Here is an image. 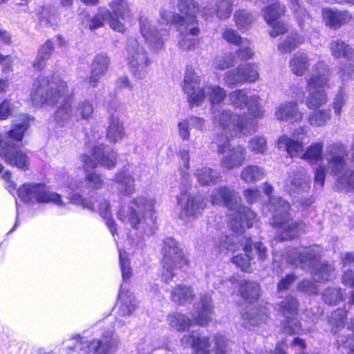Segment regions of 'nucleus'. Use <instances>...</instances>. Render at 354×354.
I'll use <instances>...</instances> for the list:
<instances>
[{
  "instance_id": "1",
  "label": "nucleus",
  "mask_w": 354,
  "mask_h": 354,
  "mask_svg": "<svg viewBox=\"0 0 354 354\" xmlns=\"http://www.w3.org/2000/svg\"><path fill=\"white\" fill-rule=\"evenodd\" d=\"M30 100L36 107L55 105L54 120L59 126L64 125L72 116L88 119L93 113V105L87 100L72 106L73 97L68 94L66 82L56 74L50 76L44 73L38 76L32 86Z\"/></svg>"
},
{
  "instance_id": "2",
  "label": "nucleus",
  "mask_w": 354,
  "mask_h": 354,
  "mask_svg": "<svg viewBox=\"0 0 354 354\" xmlns=\"http://www.w3.org/2000/svg\"><path fill=\"white\" fill-rule=\"evenodd\" d=\"M214 124L221 132L215 138L217 153L222 154L221 165L232 170L240 167L246 159V149L242 145L232 147L231 139L234 136H248L254 132V120L245 115H231L229 111L220 110L214 112Z\"/></svg>"
},
{
  "instance_id": "3",
  "label": "nucleus",
  "mask_w": 354,
  "mask_h": 354,
  "mask_svg": "<svg viewBox=\"0 0 354 354\" xmlns=\"http://www.w3.org/2000/svg\"><path fill=\"white\" fill-rule=\"evenodd\" d=\"M154 204L153 198L138 196L133 198L127 206L120 207L118 218L136 231L135 235L138 239H143L145 236H149L154 232Z\"/></svg>"
},
{
  "instance_id": "4",
  "label": "nucleus",
  "mask_w": 354,
  "mask_h": 354,
  "mask_svg": "<svg viewBox=\"0 0 354 354\" xmlns=\"http://www.w3.org/2000/svg\"><path fill=\"white\" fill-rule=\"evenodd\" d=\"M209 198L213 205L228 209V225L232 232L239 234L244 228L252 226L256 215L250 209L240 204L241 198L234 189L226 185L219 186L212 190Z\"/></svg>"
},
{
  "instance_id": "5",
  "label": "nucleus",
  "mask_w": 354,
  "mask_h": 354,
  "mask_svg": "<svg viewBox=\"0 0 354 354\" xmlns=\"http://www.w3.org/2000/svg\"><path fill=\"white\" fill-rule=\"evenodd\" d=\"M239 234L233 232L236 235L230 237L228 235L221 234L214 238V251L218 254H226L228 252H234L243 247L245 254H240L234 256L232 258V262L239 268L242 271L250 272L252 262L254 260L252 257V250H254L258 254L261 259H264L266 254V248L261 242L252 243L250 238L246 236L241 237L244 232Z\"/></svg>"
},
{
  "instance_id": "6",
  "label": "nucleus",
  "mask_w": 354,
  "mask_h": 354,
  "mask_svg": "<svg viewBox=\"0 0 354 354\" xmlns=\"http://www.w3.org/2000/svg\"><path fill=\"white\" fill-rule=\"evenodd\" d=\"M103 185L104 180L100 174L94 171L88 172L86 174L84 181L71 183L69 187L71 192L67 194V198L70 201V203L73 205H79L83 209H87L99 213L105 220L110 232L114 236L116 232V227L111 217V212L109 203L104 199H101L95 204L89 199L83 198L78 192H84L85 189H98L102 188Z\"/></svg>"
},
{
  "instance_id": "7",
  "label": "nucleus",
  "mask_w": 354,
  "mask_h": 354,
  "mask_svg": "<svg viewBox=\"0 0 354 354\" xmlns=\"http://www.w3.org/2000/svg\"><path fill=\"white\" fill-rule=\"evenodd\" d=\"M263 192L269 197L268 208L272 214V225L279 230L277 238L282 241L294 239L304 232L302 222L290 218V205L281 197L270 196L273 187L268 183L263 184Z\"/></svg>"
},
{
  "instance_id": "8",
  "label": "nucleus",
  "mask_w": 354,
  "mask_h": 354,
  "mask_svg": "<svg viewBox=\"0 0 354 354\" xmlns=\"http://www.w3.org/2000/svg\"><path fill=\"white\" fill-rule=\"evenodd\" d=\"M319 252L317 246H300L288 252L286 261L297 267L313 269V279L316 281H327L332 277L335 270L331 266L319 262Z\"/></svg>"
},
{
  "instance_id": "9",
  "label": "nucleus",
  "mask_w": 354,
  "mask_h": 354,
  "mask_svg": "<svg viewBox=\"0 0 354 354\" xmlns=\"http://www.w3.org/2000/svg\"><path fill=\"white\" fill-rule=\"evenodd\" d=\"M199 84L198 75L194 71L187 69L183 88L192 106L201 104L205 98H208L212 104H218L226 97L225 91L219 86L209 84L200 88Z\"/></svg>"
},
{
  "instance_id": "10",
  "label": "nucleus",
  "mask_w": 354,
  "mask_h": 354,
  "mask_svg": "<svg viewBox=\"0 0 354 354\" xmlns=\"http://www.w3.org/2000/svg\"><path fill=\"white\" fill-rule=\"evenodd\" d=\"M328 75L327 66L319 62L313 66L310 75L306 77L309 93L306 100V105L308 109H317L327 102L326 93L321 88L328 85Z\"/></svg>"
},
{
  "instance_id": "11",
  "label": "nucleus",
  "mask_w": 354,
  "mask_h": 354,
  "mask_svg": "<svg viewBox=\"0 0 354 354\" xmlns=\"http://www.w3.org/2000/svg\"><path fill=\"white\" fill-rule=\"evenodd\" d=\"M101 136L102 133H100L98 131L86 133L87 141L91 144L89 147L93 150L90 153H84L81 157L84 170L94 169L98 165L108 169H111L116 165L118 155L115 151L103 145L94 144L98 141Z\"/></svg>"
},
{
  "instance_id": "12",
  "label": "nucleus",
  "mask_w": 354,
  "mask_h": 354,
  "mask_svg": "<svg viewBox=\"0 0 354 354\" xmlns=\"http://www.w3.org/2000/svg\"><path fill=\"white\" fill-rule=\"evenodd\" d=\"M228 100L230 104H231L236 109L242 110L246 107L248 113L247 114L245 113L243 115H238L236 113L234 114L230 110L225 109L223 108L214 109L212 111V122H214V112L223 110L225 111H229L231 115L233 116L236 115L238 117H243V115H245L249 118L253 119L256 128L257 125L256 120L262 118L264 116L265 112L263 106L260 104L259 96L257 95H248L245 90L236 89L228 95Z\"/></svg>"
},
{
  "instance_id": "13",
  "label": "nucleus",
  "mask_w": 354,
  "mask_h": 354,
  "mask_svg": "<svg viewBox=\"0 0 354 354\" xmlns=\"http://www.w3.org/2000/svg\"><path fill=\"white\" fill-rule=\"evenodd\" d=\"M113 326L104 328L101 339L88 340L80 335L72 338L75 347L80 354L93 351L94 354H113L117 349L118 339L113 337Z\"/></svg>"
},
{
  "instance_id": "14",
  "label": "nucleus",
  "mask_w": 354,
  "mask_h": 354,
  "mask_svg": "<svg viewBox=\"0 0 354 354\" xmlns=\"http://www.w3.org/2000/svg\"><path fill=\"white\" fill-rule=\"evenodd\" d=\"M180 194L178 196V205L180 207V217L188 221L198 216L206 205L203 198L201 195H191L188 189L192 183L188 174H183L180 179Z\"/></svg>"
},
{
  "instance_id": "15",
  "label": "nucleus",
  "mask_w": 354,
  "mask_h": 354,
  "mask_svg": "<svg viewBox=\"0 0 354 354\" xmlns=\"http://www.w3.org/2000/svg\"><path fill=\"white\" fill-rule=\"evenodd\" d=\"M126 52L129 71L136 79H144L148 74L151 64L148 53L135 38L129 39Z\"/></svg>"
},
{
  "instance_id": "16",
  "label": "nucleus",
  "mask_w": 354,
  "mask_h": 354,
  "mask_svg": "<svg viewBox=\"0 0 354 354\" xmlns=\"http://www.w3.org/2000/svg\"><path fill=\"white\" fill-rule=\"evenodd\" d=\"M163 271L162 280L169 283L175 275L176 268H182L188 265V259L178 243L172 238L164 240L162 248Z\"/></svg>"
},
{
  "instance_id": "17",
  "label": "nucleus",
  "mask_w": 354,
  "mask_h": 354,
  "mask_svg": "<svg viewBox=\"0 0 354 354\" xmlns=\"http://www.w3.org/2000/svg\"><path fill=\"white\" fill-rule=\"evenodd\" d=\"M180 342L184 347L192 348L195 354H209L212 348L215 354H226L227 351L228 341L221 335L214 337L213 346L207 337H201L197 332L184 335Z\"/></svg>"
},
{
  "instance_id": "18",
  "label": "nucleus",
  "mask_w": 354,
  "mask_h": 354,
  "mask_svg": "<svg viewBox=\"0 0 354 354\" xmlns=\"http://www.w3.org/2000/svg\"><path fill=\"white\" fill-rule=\"evenodd\" d=\"M17 194L26 202L53 203L59 207L66 205L60 194L50 191L44 184H25L17 190Z\"/></svg>"
},
{
  "instance_id": "19",
  "label": "nucleus",
  "mask_w": 354,
  "mask_h": 354,
  "mask_svg": "<svg viewBox=\"0 0 354 354\" xmlns=\"http://www.w3.org/2000/svg\"><path fill=\"white\" fill-rule=\"evenodd\" d=\"M189 17L190 15L180 16L178 14L174 15L171 11L165 8L160 10L159 24L165 27H167L171 24L176 25L182 35V38L178 41V46L184 50L194 49L198 44L196 39L187 37L188 27L195 24L197 21L196 19L194 22L190 23L189 21Z\"/></svg>"
},
{
  "instance_id": "20",
  "label": "nucleus",
  "mask_w": 354,
  "mask_h": 354,
  "mask_svg": "<svg viewBox=\"0 0 354 354\" xmlns=\"http://www.w3.org/2000/svg\"><path fill=\"white\" fill-rule=\"evenodd\" d=\"M140 32L148 46L154 51L161 50L165 41L168 38V30L162 28L158 30L151 25V21L147 17H141L140 19Z\"/></svg>"
},
{
  "instance_id": "21",
  "label": "nucleus",
  "mask_w": 354,
  "mask_h": 354,
  "mask_svg": "<svg viewBox=\"0 0 354 354\" xmlns=\"http://www.w3.org/2000/svg\"><path fill=\"white\" fill-rule=\"evenodd\" d=\"M279 310L286 318L283 333L290 335L298 334L302 331L300 324L295 317L297 315L298 302L292 296H288L279 304Z\"/></svg>"
},
{
  "instance_id": "22",
  "label": "nucleus",
  "mask_w": 354,
  "mask_h": 354,
  "mask_svg": "<svg viewBox=\"0 0 354 354\" xmlns=\"http://www.w3.org/2000/svg\"><path fill=\"white\" fill-rule=\"evenodd\" d=\"M258 67L254 64H247L236 69L227 71L223 78L225 84L230 87L245 82H253L258 80Z\"/></svg>"
},
{
  "instance_id": "23",
  "label": "nucleus",
  "mask_w": 354,
  "mask_h": 354,
  "mask_svg": "<svg viewBox=\"0 0 354 354\" xmlns=\"http://www.w3.org/2000/svg\"><path fill=\"white\" fill-rule=\"evenodd\" d=\"M307 130L304 127H299L294 130L292 136L297 140H294L286 135L280 136L277 141L278 148L287 152L291 157H299L301 152L303 151L304 143L301 141V136H305Z\"/></svg>"
},
{
  "instance_id": "24",
  "label": "nucleus",
  "mask_w": 354,
  "mask_h": 354,
  "mask_svg": "<svg viewBox=\"0 0 354 354\" xmlns=\"http://www.w3.org/2000/svg\"><path fill=\"white\" fill-rule=\"evenodd\" d=\"M213 315V305L210 296L205 295L201 299L193 313V322L199 326H205L211 321Z\"/></svg>"
},
{
  "instance_id": "25",
  "label": "nucleus",
  "mask_w": 354,
  "mask_h": 354,
  "mask_svg": "<svg viewBox=\"0 0 354 354\" xmlns=\"http://www.w3.org/2000/svg\"><path fill=\"white\" fill-rule=\"evenodd\" d=\"M275 117L278 120L298 123L302 120L304 113L299 111L297 102H286L277 108Z\"/></svg>"
},
{
  "instance_id": "26",
  "label": "nucleus",
  "mask_w": 354,
  "mask_h": 354,
  "mask_svg": "<svg viewBox=\"0 0 354 354\" xmlns=\"http://www.w3.org/2000/svg\"><path fill=\"white\" fill-rule=\"evenodd\" d=\"M110 62V59L106 54H98L94 57L88 78V83L91 86L95 87L97 85L100 79L107 72Z\"/></svg>"
},
{
  "instance_id": "27",
  "label": "nucleus",
  "mask_w": 354,
  "mask_h": 354,
  "mask_svg": "<svg viewBox=\"0 0 354 354\" xmlns=\"http://www.w3.org/2000/svg\"><path fill=\"white\" fill-rule=\"evenodd\" d=\"M118 304L119 314L123 317L132 315L139 308V301L129 290H125L123 285L121 286L118 295Z\"/></svg>"
},
{
  "instance_id": "28",
  "label": "nucleus",
  "mask_w": 354,
  "mask_h": 354,
  "mask_svg": "<svg viewBox=\"0 0 354 354\" xmlns=\"http://www.w3.org/2000/svg\"><path fill=\"white\" fill-rule=\"evenodd\" d=\"M289 183L286 190L290 194L308 192L310 189V177L306 171L302 170L291 176Z\"/></svg>"
},
{
  "instance_id": "29",
  "label": "nucleus",
  "mask_w": 354,
  "mask_h": 354,
  "mask_svg": "<svg viewBox=\"0 0 354 354\" xmlns=\"http://www.w3.org/2000/svg\"><path fill=\"white\" fill-rule=\"evenodd\" d=\"M322 16L326 26L333 28L340 27L351 19V15L348 11L331 8L323 9Z\"/></svg>"
},
{
  "instance_id": "30",
  "label": "nucleus",
  "mask_w": 354,
  "mask_h": 354,
  "mask_svg": "<svg viewBox=\"0 0 354 354\" xmlns=\"http://www.w3.org/2000/svg\"><path fill=\"white\" fill-rule=\"evenodd\" d=\"M114 181L118 185V190L122 196H129L136 192L135 180L128 168L124 167L117 173Z\"/></svg>"
},
{
  "instance_id": "31",
  "label": "nucleus",
  "mask_w": 354,
  "mask_h": 354,
  "mask_svg": "<svg viewBox=\"0 0 354 354\" xmlns=\"http://www.w3.org/2000/svg\"><path fill=\"white\" fill-rule=\"evenodd\" d=\"M268 317V312L266 308H252L242 315L243 325L250 328V326L264 322Z\"/></svg>"
},
{
  "instance_id": "32",
  "label": "nucleus",
  "mask_w": 354,
  "mask_h": 354,
  "mask_svg": "<svg viewBox=\"0 0 354 354\" xmlns=\"http://www.w3.org/2000/svg\"><path fill=\"white\" fill-rule=\"evenodd\" d=\"M266 176L263 168L250 165L245 167L241 172V179L245 183H253L262 180Z\"/></svg>"
},
{
  "instance_id": "33",
  "label": "nucleus",
  "mask_w": 354,
  "mask_h": 354,
  "mask_svg": "<svg viewBox=\"0 0 354 354\" xmlns=\"http://www.w3.org/2000/svg\"><path fill=\"white\" fill-rule=\"evenodd\" d=\"M195 176L198 183L203 185H214L221 178L218 171L207 167L198 169L195 172Z\"/></svg>"
},
{
  "instance_id": "34",
  "label": "nucleus",
  "mask_w": 354,
  "mask_h": 354,
  "mask_svg": "<svg viewBox=\"0 0 354 354\" xmlns=\"http://www.w3.org/2000/svg\"><path fill=\"white\" fill-rule=\"evenodd\" d=\"M324 143L317 142L309 145L304 153H299V156L310 164H315L323 158Z\"/></svg>"
},
{
  "instance_id": "35",
  "label": "nucleus",
  "mask_w": 354,
  "mask_h": 354,
  "mask_svg": "<svg viewBox=\"0 0 354 354\" xmlns=\"http://www.w3.org/2000/svg\"><path fill=\"white\" fill-rule=\"evenodd\" d=\"M331 55L336 59L344 58L349 59L353 56V48L343 41L333 40L330 43Z\"/></svg>"
},
{
  "instance_id": "36",
  "label": "nucleus",
  "mask_w": 354,
  "mask_h": 354,
  "mask_svg": "<svg viewBox=\"0 0 354 354\" xmlns=\"http://www.w3.org/2000/svg\"><path fill=\"white\" fill-rule=\"evenodd\" d=\"M125 132L122 123L118 118L112 117L107 129L106 138L111 142H118L123 139Z\"/></svg>"
},
{
  "instance_id": "37",
  "label": "nucleus",
  "mask_w": 354,
  "mask_h": 354,
  "mask_svg": "<svg viewBox=\"0 0 354 354\" xmlns=\"http://www.w3.org/2000/svg\"><path fill=\"white\" fill-rule=\"evenodd\" d=\"M289 66L295 75H302L310 66L308 58L304 53H295L290 60Z\"/></svg>"
},
{
  "instance_id": "38",
  "label": "nucleus",
  "mask_w": 354,
  "mask_h": 354,
  "mask_svg": "<svg viewBox=\"0 0 354 354\" xmlns=\"http://www.w3.org/2000/svg\"><path fill=\"white\" fill-rule=\"evenodd\" d=\"M53 50V43L50 40H48L39 49L36 60L33 64V67L37 70L44 68L46 65V62L50 58Z\"/></svg>"
},
{
  "instance_id": "39",
  "label": "nucleus",
  "mask_w": 354,
  "mask_h": 354,
  "mask_svg": "<svg viewBox=\"0 0 354 354\" xmlns=\"http://www.w3.org/2000/svg\"><path fill=\"white\" fill-rule=\"evenodd\" d=\"M169 325L178 331H184L192 324V321L181 313H172L168 315Z\"/></svg>"
},
{
  "instance_id": "40",
  "label": "nucleus",
  "mask_w": 354,
  "mask_h": 354,
  "mask_svg": "<svg viewBox=\"0 0 354 354\" xmlns=\"http://www.w3.org/2000/svg\"><path fill=\"white\" fill-rule=\"evenodd\" d=\"M263 17L268 25H271L278 18L284 15L285 7L278 2L268 6L263 10Z\"/></svg>"
},
{
  "instance_id": "41",
  "label": "nucleus",
  "mask_w": 354,
  "mask_h": 354,
  "mask_svg": "<svg viewBox=\"0 0 354 354\" xmlns=\"http://www.w3.org/2000/svg\"><path fill=\"white\" fill-rule=\"evenodd\" d=\"M194 295L191 288L180 285L176 287L171 292L172 300L180 304L189 302L193 299Z\"/></svg>"
},
{
  "instance_id": "42",
  "label": "nucleus",
  "mask_w": 354,
  "mask_h": 354,
  "mask_svg": "<svg viewBox=\"0 0 354 354\" xmlns=\"http://www.w3.org/2000/svg\"><path fill=\"white\" fill-rule=\"evenodd\" d=\"M240 290L242 297L248 300H255L259 297L260 286L253 281H245L241 283Z\"/></svg>"
},
{
  "instance_id": "43",
  "label": "nucleus",
  "mask_w": 354,
  "mask_h": 354,
  "mask_svg": "<svg viewBox=\"0 0 354 354\" xmlns=\"http://www.w3.org/2000/svg\"><path fill=\"white\" fill-rule=\"evenodd\" d=\"M304 41V38L302 36L298 34L291 35L279 45L278 48L281 53H288L294 50Z\"/></svg>"
},
{
  "instance_id": "44",
  "label": "nucleus",
  "mask_w": 354,
  "mask_h": 354,
  "mask_svg": "<svg viewBox=\"0 0 354 354\" xmlns=\"http://www.w3.org/2000/svg\"><path fill=\"white\" fill-rule=\"evenodd\" d=\"M180 3L178 4L179 11L180 12V16H187L190 15L189 21L193 23L196 20V15L198 12V8L197 4L194 2L193 0H179Z\"/></svg>"
},
{
  "instance_id": "45",
  "label": "nucleus",
  "mask_w": 354,
  "mask_h": 354,
  "mask_svg": "<svg viewBox=\"0 0 354 354\" xmlns=\"http://www.w3.org/2000/svg\"><path fill=\"white\" fill-rule=\"evenodd\" d=\"M330 118V109L317 110L308 115V122L312 126L322 127L325 125Z\"/></svg>"
},
{
  "instance_id": "46",
  "label": "nucleus",
  "mask_w": 354,
  "mask_h": 354,
  "mask_svg": "<svg viewBox=\"0 0 354 354\" xmlns=\"http://www.w3.org/2000/svg\"><path fill=\"white\" fill-rule=\"evenodd\" d=\"M290 8L297 19L300 27L304 28L305 24H310V18L306 13L304 8H303L298 3V0H290Z\"/></svg>"
},
{
  "instance_id": "47",
  "label": "nucleus",
  "mask_w": 354,
  "mask_h": 354,
  "mask_svg": "<svg viewBox=\"0 0 354 354\" xmlns=\"http://www.w3.org/2000/svg\"><path fill=\"white\" fill-rule=\"evenodd\" d=\"M115 17L124 19L129 16V4L125 0H113L109 3Z\"/></svg>"
},
{
  "instance_id": "48",
  "label": "nucleus",
  "mask_w": 354,
  "mask_h": 354,
  "mask_svg": "<svg viewBox=\"0 0 354 354\" xmlns=\"http://www.w3.org/2000/svg\"><path fill=\"white\" fill-rule=\"evenodd\" d=\"M110 17V11L105 8H100L97 14L89 21L88 28L94 30L103 26L105 21Z\"/></svg>"
},
{
  "instance_id": "49",
  "label": "nucleus",
  "mask_w": 354,
  "mask_h": 354,
  "mask_svg": "<svg viewBox=\"0 0 354 354\" xmlns=\"http://www.w3.org/2000/svg\"><path fill=\"white\" fill-rule=\"evenodd\" d=\"M234 18L236 26L240 30L247 29L252 21L251 15L244 10L236 11Z\"/></svg>"
},
{
  "instance_id": "50",
  "label": "nucleus",
  "mask_w": 354,
  "mask_h": 354,
  "mask_svg": "<svg viewBox=\"0 0 354 354\" xmlns=\"http://www.w3.org/2000/svg\"><path fill=\"white\" fill-rule=\"evenodd\" d=\"M232 10V0H218L214 10L217 17L222 19L230 17Z\"/></svg>"
},
{
  "instance_id": "51",
  "label": "nucleus",
  "mask_w": 354,
  "mask_h": 354,
  "mask_svg": "<svg viewBox=\"0 0 354 354\" xmlns=\"http://www.w3.org/2000/svg\"><path fill=\"white\" fill-rule=\"evenodd\" d=\"M120 265L122 270V279L124 281H128L131 277V269L130 263L127 259V253L124 250L118 249Z\"/></svg>"
},
{
  "instance_id": "52",
  "label": "nucleus",
  "mask_w": 354,
  "mask_h": 354,
  "mask_svg": "<svg viewBox=\"0 0 354 354\" xmlns=\"http://www.w3.org/2000/svg\"><path fill=\"white\" fill-rule=\"evenodd\" d=\"M30 120H32V118L26 116V120L23 123L15 125L9 131L10 137L17 141L21 140L24 137V134L28 127V121H30Z\"/></svg>"
},
{
  "instance_id": "53",
  "label": "nucleus",
  "mask_w": 354,
  "mask_h": 354,
  "mask_svg": "<svg viewBox=\"0 0 354 354\" xmlns=\"http://www.w3.org/2000/svg\"><path fill=\"white\" fill-rule=\"evenodd\" d=\"M343 294L341 289L329 288L323 293V299L329 305L336 304L342 301Z\"/></svg>"
},
{
  "instance_id": "54",
  "label": "nucleus",
  "mask_w": 354,
  "mask_h": 354,
  "mask_svg": "<svg viewBox=\"0 0 354 354\" xmlns=\"http://www.w3.org/2000/svg\"><path fill=\"white\" fill-rule=\"evenodd\" d=\"M236 62L234 56L232 53H228L217 57L214 61V66L216 69L225 70L232 66Z\"/></svg>"
},
{
  "instance_id": "55",
  "label": "nucleus",
  "mask_w": 354,
  "mask_h": 354,
  "mask_svg": "<svg viewBox=\"0 0 354 354\" xmlns=\"http://www.w3.org/2000/svg\"><path fill=\"white\" fill-rule=\"evenodd\" d=\"M208 283H211L212 286L215 288H221V285L229 288L230 286H233L232 289H234L236 286L235 285L236 280L234 278L229 279L227 280H223L221 279L219 276H214L213 274L207 275Z\"/></svg>"
},
{
  "instance_id": "56",
  "label": "nucleus",
  "mask_w": 354,
  "mask_h": 354,
  "mask_svg": "<svg viewBox=\"0 0 354 354\" xmlns=\"http://www.w3.org/2000/svg\"><path fill=\"white\" fill-rule=\"evenodd\" d=\"M346 312L344 309H338L334 311L328 319L332 327L341 328L344 326V319Z\"/></svg>"
},
{
  "instance_id": "57",
  "label": "nucleus",
  "mask_w": 354,
  "mask_h": 354,
  "mask_svg": "<svg viewBox=\"0 0 354 354\" xmlns=\"http://www.w3.org/2000/svg\"><path fill=\"white\" fill-rule=\"evenodd\" d=\"M249 148L255 153H262L266 149V141L263 137H254L249 142Z\"/></svg>"
},
{
  "instance_id": "58",
  "label": "nucleus",
  "mask_w": 354,
  "mask_h": 354,
  "mask_svg": "<svg viewBox=\"0 0 354 354\" xmlns=\"http://www.w3.org/2000/svg\"><path fill=\"white\" fill-rule=\"evenodd\" d=\"M237 56L242 60L251 59L254 55L252 49L250 47V41L248 39L243 41L239 45Z\"/></svg>"
},
{
  "instance_id": "59",
  "label": "nucleus",
  "mask_w": 354,
  "mask_h": 354,
  "mask_svg": "<svg viewBox=\"0 0 354 354\" xmlns=\"http://www.w3.org/2000/svg\"><path fill=\"white\" fill-rule=\"evenodd\" d=\"M223 37L228 43L237 46L245 39L241 38L240 35L236 32V30L231 28H227L223 32Z\"/></svg>"
},
{
  "instance_id": "60",
  "label": "nucleus",
  "mask_w": 354,
  "mask_h": 354,
  "mask_svg": "<svg viewBox=\"0 0 354 354\" xmlns=\"http://www.w3.org/2000/svg\"><path fill=\"white\" fill-rule=\"evenodd\" d=\"M14 109V105L9 100H3L0 104V119H6L9 115L12 114Z\"/></svg>"
},
{
  "instance_id": "61",
  "label": "nucleus",
  "mask_w": 354,
  "mask_h": 354,
  "mask_svg": "<svg viewBox=\"0 0 354 354\" xmlns=\"http://www.w3.org/2000/svg\"><path fill=\"white\" fill-rule=\"evenodd\" d=\"M346 98L342 91H339L334 98L333 110L336 115H340L342 109L345 104Z\"/></svg>"
},
{
  "instance_id": "62",
  "label": "nucleus",
  "mask_w": 354,
  "mask_h": 354,
  "mask_svg": "<svg viewBox=\"0 0 354 354\" xmlns=\"http://www.w3.org/2000/svg\"><path fill=\"white\" fill-rule=\"evenodd\" d=\"M189 126L190 124L187 118L180 121L178 124V133L180 138L184 140H187L189 138Z\"/></svg>"
},
{
  "instance_id": "63",
  "label": "nucleus",
  "mask_w": 354,
  "mask_h": 354,
  "mask_svg": "<svg viewBox=\"0 0 354 354\" xmlns=\"http://www.w3.org/2000/svg\"><path fill=\"white\" fill-rule=\"evenodd\" d=\"M270 26H271L270 35L272 37H275L281 34H283L288 30L287 25L281 21H277L276 23L274 21Z\"/></svg>"
},
{
  "instance_id": "64",
  "label": "nucleus",
  "mask_w": 354,
  "mask_h": 354,
  "mask_svg": "<svg viewBox=\"0 0 354 354\" xmlns=\"http://www.w3.org/2000/svg\"><path fill=\"white\" fill-rule=\"evenodd\" d=\"M158 347L150 340H145L138 346L139 354H151Z\"/></svg>"
}]
</instances>
